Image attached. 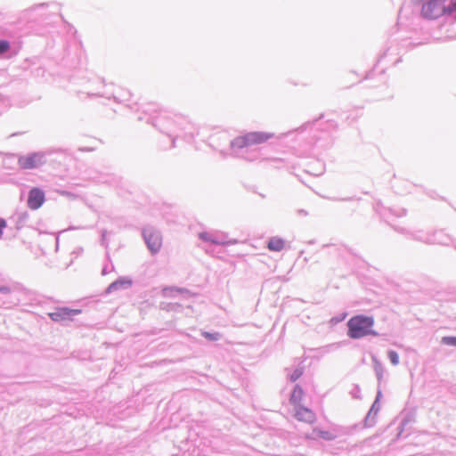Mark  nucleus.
<instances>
[{
	"mask_svg": "<svg viewBox=\"0 0 456 456\" xmlns=\"http://www.w3.org/2000/svg\"><path fill=\"white\" fill-rule=\"evenodd\" d=\"M374 319L370 316L355 315L347 322V335L357 339L370 335H376L373 331Z\"/></svg>",
	"mask_w": 456,
	"mask_h": 456,
	"instance_id": "nucleus-1",
	"label": "nucleus"
},
{
	"mask_svg": "<svg viewBox=\"0 0 456 456\" xmlns=\"http://www.w3.org/2000/svg\"><path fill=\"white\" fill-rule=\"evenodd\" d=\"M273 136V134L265 132H251L234 138L231 146L234 149H242L256 144H261Z\"/></svg>",
	"mask_w": 456,
	"mask_h": 456,
	"instance_id": "nucleus-2",
	"label": "nucleus"
},
{
	"mask_svg": "<svg viewBox=\"0 0 456 456\" xmlns=\"http://www.w3.org/2000/svg\"><path fill=\"white\" fill-rule=\"evenodd\" d=\"M45 162L43 152H31L18 159V165L22 169L37 168Z\"/></svg>",
	"mask_w": 456,
	"mask_h": 456,
	"instance_id": "nucleus-3",
	"label": "nucleus"
},
{
	"mask_svg": "<svg viewBox=\"0 0 456 456\" xmlns=\"http://www.w3.org/2000/svg\"><path fill=\"white\" fill-rule=\"evenodd\" d=\"M143 237L149 249L152 253L159 251L162 245V238L159 232L152 228H146L143 231Z\"/></svg>",
	"mask_w": 456,
	"mask_h": 456,
	"instance_id": "nucleus-4",
	"label": "nucleus"
},
{
	"mask_svg": "<svg viewBox=\"0 0 456 456\" xmlns=\"http://www.w3.org/2000/svg\"><path fill=\"white\" fill-rule=\"evenodd\" d=\"M45 192L39 188H32L28 196V207L30 209H38L45 202Z\"/></svg>",
	"mask_w": 456,
	"mask_h": 456,
	"instance_id": "nucleus-5",
	"label": "nucleus"
},
{
	"mask_svg": "<svg viewBox=\"0 0 456 456\" xmlns=\"http://www.w3.org/2000/svg\"><path fill=\"white\" fill-rule=\"evenodd\" d=\"M81 313L78 309L59 308L55 312L50 313V318L54 322H64L72 320V317Z\"/></svg>",
	"mask_w": 456,
	"mask_h": 456,
	"instance_id": "nucleus-6",
	"label": "nucleus"
},
{
	"mask_svg": "<svg viewBox=\"0 0 456 456\" xmlns=\"http://www.w3.org/2000/svg\"><path fill=\"white\" fill-rule=\"evenodd\" d=\"M295 418L298 421H302L307 424H313L316 420L315 413L311 409L304 406H298L296 408Z\"/></svg>",
	"mask_w": 456,
	"mask_h": 456,
	"instance_id": "nucleus-7",
	"label": "nucleus"
},
{
	"mask_svg": "<svg viewBox=\"0 0 456 456\" xmlns=\"http://www.w3.org/2000/svg\"><path fill=\"white\" fill-rule=\"evenodd\" d=\"M307 438L317 440V439H323V440H333L336 437V435L329 430H322L319 428H315L312 430V432L306 436Z\"/></svg>",
	"mask_w": 456,
	"mask_h": 456,
	"instance_id": "nucleus-8",
	"label": "nucleus"
},
{
	"mask_svg": "<svg viewBox=\"0 0 456 456\" xmlns=\"http://www.w3.org/2000/svg\"><path fill=\"white\" fill-rule=\"evenodd\" d=\"M285 247L286 241L282 238L277 236L272 237L267 243V248L270 251L280 252L283 250Z\"/></svg>",
	"mask_w": 456,
	"mask_h": 456,
	"instance_id": "nucleus-9",
	"label": "nucleus"
},
{
	"mask_svg": "<svg viewBox=\"0 0 456 456\" xmlns=\"http://www.w3.org/2000/svg\"><path fill=\"white\" fill-rule=\"evenodd\" d=\"M303 397H304V391H303L302 387H300L298 385H297L291 393L289 402L292 404L296 405V404H298L299 403H301V401L303 400Z\"/></svg>",
	"mask_w": 456,
	"mask_h": 456,
	"instance_id": "nucleus-10",
	"label": "nucleus"
},
{
	"mask_svg": "<svg viewBox=\"0 0 456 456\" xmlns=\"http://www.w3.org/2000/svg\"><path fill=\"white\" fill-rule=\"evenodd\" d=\"M199 238L204 241L211 242L213 244H220V245L226 244L225 242L218 240L214 234L208 232H200Z\"/></svg>",
	"mask_w": 456,
	"mask_h": 456,
	"instance_id": "nucleus-11",
	"label": "nucleus"
},
{
	"mask_svg": "<svg viewBox=\"0 0 456 456\" xmlns=\"http://www.w3.org/2000/svg\"><path fill=\"white\" fill-rule=\"evenodd\" d=\"M131 281L129 280H118V281H116L115 282H112L109 288H108V291L110 292V291H113V290H116L119 288H127L129 286H131Z\"/></svg>",
	"mask_w": 456,
	"mask_h": 456,
	"instance_id": "nucleus-12",
	"label": "nucleus"
},
{
	"mask_svg": "<svg viewBox=\"0 0 456 456\" xmlns=\"http://www.w3.org/2000/svg\"><path fill=\"white\" fill-rule=\"evenodd\" d=\"M442 343L451 346H456V337L447 336L442 338Z\"/></svg>",
	"mask_w": 456,
	"mask_h": 456,
	"instance_id": "nucleus-13",
	"label": "nucleus"
},
{
	"mask_svg": "<svg viewBox=\"0 0 456 456\" xmlns=\"http://www.w3.org/2000/svg\"><path fill=\"white\" fill-rule=\"evenodd\" d=\"M387 354H388L389 360L391 361V362L394 365H397L399 363V356L396 352L389 351Z\"/></svg>",
	"mask_w": 456,
	"mask_h": 456,
	"instance_id": "nucleus-14",
	"label": "nucleus"
},
{
	"mask_svg": "<svg viewBox=\"0 0 456 456\" xmlns=\"http://www.w3.org/2000/svg\"><path fill=\"white\" fill-rule=\"evenodd\" d=\"M202 336L205 337L208 340H217L220 338L218 333H209V332H202Z\"/></svg>",
	"mask_w": 456,
	"mask_h": 456,
	"instance_id": "nucleus-15",
	"label": "nucleus"
},
{
	"mask_svg": "<svg viewBox=\"0 0 456 456\" xmlns=\"http://www.w3.org/2000/svg\"><path fill=\"white\" fill-rule=\"evenodd\" d=\"M303 371L302 370L300 369H297L293 371V373L290 375L289 377V379L292 381V382H295L296 380H297L301 375H302Z\"/></svg>",
	"mask_w": 456,
	"mask_h": 456,
	"instance_id": "nucleus-16",
	"label": "nucleus"
},
{
	"mask_svg": "<svg viewBox=\"0 0 456 456\" xmlns=\"http://www.w3.org/2000/svg\"><path fill=\"white\" fill-rule=\"evenodd\" d=\"M10 45L7 41H0V53L6 52L9 49Z\"/></svg>",
	"mask_w": 456,
	"mask_h": 456,
	"instance_id": "nucleus-17",
	"label": "nucleus"
},
{
	"mask_svg": "<svg viewBox=\"0 0 456 456\" xmlns=\"http://www.w3.org/2000/svg\"><path fill=\"white\" fill-rule=\"evenodd\" d=\"M6 226V223L4 219L0 218V236L2 235L3 229Z\"/></svg>",
	"mask_w": 456,
	"mask_h": 456,
	"instance_id": "nucleus-18",
	"label": "nucleus"
}]
</instances>
